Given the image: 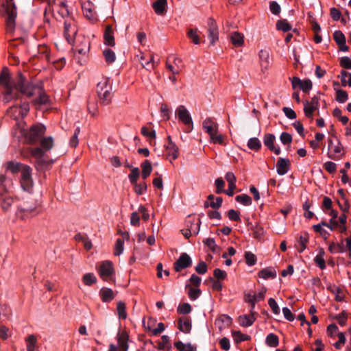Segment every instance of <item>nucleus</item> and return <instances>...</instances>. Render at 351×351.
I'll use <instances>...</instances> for the list:
<instances>
[{
  "label": "nucleus",
  "instance_id": "1",
  "mask_svg": "<svg viewBox=\"0 0 351 351\" xmlns=\"http://www.w3.org/2000/svg\"><path fill=\"white\" fill-rule=\"evenodd\" d=\"M14 84L15 82L13 83L11 80L9 69L8 67H3L0 73V87L2 86L5 88L3 92L5 103L19 98V93H14Z\"/></svg>",
  "mask_w": 351,
  "mask_h": 351
},
{
  "label": "nucleus",
  "instance_id": "2",
  "mask_svg": "<svg viewBox=\"0 0 351 351\" xmlns=\"http://www.w3.org/2000/svg\"><path fill=\"white\" fill-rule=\"evenodd\" d=\"M1 12L6 15L5 30L8 34H12L15 30V19L16 17V8L12 0L2 1Z\"/></svg>",
  "mask_w": 351,
  "mask_h": 351
},
{
  "label": "nucleus",
  "instance_id": "3",
  "mask_svg": "<svg viewBox=\"0 0 351 351\" xmlns=\"http://www.w3.org/2000/svg\"><path fill=\"white\" fill-rule=\"evenodd\" d=\"M45 130V127L42 124L33 125L28 130L19 128V136L18 137L23 136L27 142L34 143L44 135Z\"/></svg>",
  "mask_w": 351,
  "mask_h": 351
},
{
  "label": "nucleus",
  "instance_id": "4",
  "mask_svg": "<svg viewBox=\"0 0 351 351\" xmlns=\"http://www.w3.org/2000/svg\"><path fill=\"white\" fill-rule=\"evenodd\" d=\"M19 91L21 94L29 97L34 95L37 90H40V86L32 83L20 73L18 80L14 84V91Z\"/></svg>",
  "mask_w": 351,
  "mask_h": 351
},
{
  "label": "nucleus",
  "instance_id": "5",
  "mask_svg": "<svg viewBox=\"0 0 351 351\" xmlns=\"http://www.w3.org/2000/svg\"><path fill=\"white\" fill-rule=\"evenodd\" d=\"M37 205L33 201H26L18 205L16 215L21 219L29 217L36 209Z\"/></svg>",
  "mask_w": 351,
  "mask_h": 351
},
{
  "label": "nucleus",
  "instance_id": "6",
  "mask_svg": "<svg viewBox=\"0 0 351 351\" xmlns=\"http://www.w3.org/2000/svg\"><path fill=\"white\" fill-rule=\"evenodd\" d=\"M98 274L103 280H111L114 274L112 263L109 261L102 262L98 269Z\"/></svg>",
  "mask_w": 351,
  "mask_h": 351
},
{
  "label": "nucleus",
  "instance_id": "7",
  "mask_svg": "<svg viewBox=\"0 0 351 351\" xmlns=\"http://www.w3.org/2000/svg\"><path fill=\"white\" fill-rule=\"evenodd\" d=\"M77 32V28L73 21H66L64 24V36L67 42L73 45Z\"/></svg>",
  "mask_w": 351,
  "mask_h": 351
},
{
  "label": "nucleus",
  "instance_id": "8",
  "mask_svg": "<svg viewBox=\"0 0 351 351\" xmlns=\"http://www.w3.org/2000/svg\"><path fill=\"white\" fill-rule=\"evenodd\" d=\"M258 55L261 71L265 72L269 69L271 64L270 49L269 48L261 49Z\"/></svg>",
  "mask_w": 351,
  "mask_h": 351
},
{
  "label": "nucleus",
  "instance_id": "9",
  "mask_svg": "<svg viewBox=\"0 0 351 351\" xmlns=\"http://www.w3.org/2000/svg\"><path fill=\"white\" fill-rule=\"evenodd\" d=\"M176 114L178 116V119L185 125L190 126L193 125L190 113L184 106H179L176 110Z\"/></svg>",
  "mask_w": 351,
  "mask_h": 351
},
{
  "label": "nucleus",
  "instance_id": "10",
  "mask_svg": "<svg viewBox=\"0 0 351 351\" xmlns=\"http://www.w3.org/2000/svg\"><path fill=\"white\" fill-rule=\"evenodd\" d=\"M192 265V259L186 253H182L178 259L174 263V269L176 271H180Z\"/></svg>",
  "mask_w": 351,
  "mask_h": 351
},
{
  "label": "nucleus",
  "instance_id": "11",
  "mask_svg": "<svg viewBox=\"0 0 351 351\" xmlns=\"http://www.w3.org/2000/svg\"><path fill=\"white\" fill-rule=\"evenodd\" d=\"M266 292V288L263 287L258 294L245 293L244 300L250 304L252 309H254L256 302L263 300L265 298Z\"/></svg>",
  "mask_w": 351,
  "mask_h": 351
},
{
  "label": "nucleus",
  "instance_id": "12",
  "mask_svg": "<svg viewBox=\"0 0 351 351\" xmlns=\"http://www.w3.org/2000/svg\"><path fill=\"white\" fill-rule=\"evenodd\" d=\"M208 33L210 44L215 45L219 38V32L217 25L213 19L208 21Z\"/></svg>",
  "mask_w": 351,
  "mask_h": 351
},
{
  "label": "nucleus",
  "instance_id": "13",
  "mask_svg": "<svg viewBox=\"0 0 351 351\" xmlns=\"http://www.w3.org/2000/svg\"><path fill=\"white\" fill-rule=\"evenodd\" d=\"M165 149L167 156L171 157L172 160H176L179 156V149L175 143L172 141L170 136H167V143L165 145Z\"/></svg>",
  "mask_w": 351,
  "mask_h": 351
},
{
  "label": "nucleus",
  "instance_id": "14",
  "mask_svg": "<svg viewBox=\"0 0 351 351\" xmlns=\"http://www.w3.org/2000/svg\"><path fill=\"white\" fill-rule=\"evenodd\" d=\"M276 140V137L273 134L267 133L265 134L263 138L264 145L271 151L275 153L276 155H279L280 154V147H276L274 146V141Z\"/></svg>",
  "mask_w": 351,
  "mask_h": 351
},
{
  "label": "nucleus",
  "instance_id": "15",
  "mask_svg": "<svg viewBox=\"0 0 351 351\" xmlns=\"http://www.w3.org/2000/svg\"><path fill=\"white\" fill-rule=\"evenodd\" d=\"M45 151L42 147H35L31 149L32 156L36 159V167L37 169L42 168L45 162L43 156Z\"/></svg>",
  "mask_w": 351,
  "mask_h": 351
},
{
  "label": "nucleus",
  "instance_id": "16",
  "mask_svg": "<svg viewBox=\"0 0 351 351\" xmlns=\"http://www.w3.org/2000/svg\"><path fill=\"white\" fill-rule=\"evenodd\" d=\"M333 38L336 43L339 46V49L341 51H348V47L346 45V40L344 34L342 32L337 30L335 31L333 34Z\"/></svg>",
  "mask_w": 351,
  "mask_h": 351
},
{
  "label": "nucleus",
  "instance_id": "17",
  "mask_svg": "<svg viewBox=\"0 0 351 351\" xmlns=\"http://www.w3.org/2000/svg\"><path fill=\"white\" fill-rule=\"evenodd\" d=\"M290 160L288 158H279L276 163L278 174L283 176L289 170Z\"/></svg>",
  "mask_w": 351,
  "mask_h": 351
},
{
  "label": "nucleus",
  "instance_id": "18",
  "mask_svg": "<svg viewBox=\"0 0 351 351\" xmlns=\"http://www.w3.org/2000/svg\"><path fill=\"white\" fill-rule=\"evenodd\" d=\"M104 43L106 45L114 47L115 45V40L114 36V31L112 25H108L106 27L104 33Z\"/></svg>",
  "mask_w": 351,
  "mask_h": 351
},
{
  "label": "nucleus",
  "instance_id": "19",
  "mask_svg": "<svg viewBox=\"0 0 351 351\" xmlns=\"http://www.w3.org/2000/svg\"><path fill=\"white\" fill-rule=\"evenodd\" d=\"M204 131L209 134L210 136H213L215 132H217L218 125L210 118L206 119L202 123Z\"/></svg>",
  "mask_w": 351,
  "mask_h": 351
},
{
  "label": "nucleus",
  "instance_id": "20",
  "mask_svg": "<svg viewBox=\"0 0 351 351\" xmlns=\"http://www.w3.org/2000/svg\"><path fill=\"white\" fill-rule=\"evenodd\" d=\"M343 149L341 143L337 140V145H333L332 149H329V152H328V158L333 160L341 158V156L345 154L343 152Z\"/></svg>",
  "mask_w": 351,
  "mask_h": 351
},
{
  "label": "nucleus",
  "instance_id": "21",
  "mask_svg": "<svg viewBox=\"0 0 351 351\" xmlns=\"http://www.w3.org/2000/svg\"><path fill=\"white\" fill-rule=\"evenodd\" d=\"M191 321L186 317H182L178 319V328L184 333H189L191 330Z\"/></svg>",
  "mask_w": 351,
  "mask_h": 351
},
{
  "label": "nucleus",
  "instance_id": "22",
  "mask_svg": "<svg viewBox=\"0 0 351 351\" xmlns=\"http://www.w3.org/2000/svg\"><path fill=\"white\" fill-rule=\"evenodd\" d=\"M232 322L231 318L226 315H221L215 319V325L219 328V330H222L223 328L228 327Z\"/></svg>",
  "mask_w": 351,
  "mask_h": 351
},
{
  "label": "nucleus",
  "instance_id": "23",
  "mask_svg": "<svg viewBox=\"0 0 351 351\" xmlns=\"http://www.w3.org/2000/svg\"><path fill=\"white\" fill-rule=\"evenodd\" d=\"M99 293L103 302H110L115 297L114 291L111 289L107 287L101 288L99 290Z\"/></svg>",
  "mask_w": 351,
  "mask_h": 351
},
{
  "label": "nucleus",
  "instance_id": "24",
  "mask_svg": "<svg viewBox=\"0 0 351 351\" xmlns=\"http://www.w3.org/2000/svg\"><path fill=\"white\" fill-rule=\"evenodd\" d=\"M17 200L18 199L16 197L14 198L9 195L3 196L1 198V207L3 212L8 211L12 204Z\"/></svg>",
  "mask_w": 351,
  "mask_h": 351
},
{
  "label": "nucleus",
  "instance_id": "25",
  "mask_svg": "<svg viewBox=\"0 0 351 351\" xmlns=\"http://www.w3.org/2000/svg\"><path fill=\"white\" fill-rule=\"evenodd\" d=\"M208 200L210 201V202L208 203V201L205 202L204 206H210L215 209L220 208L223 202L222 197H217L215 198V196L213 195H209L208 196Z\"/></svg>",
  "mask_w": 351,
  "mask_h": 351
},
{
  "label": "nucleus",
  "instance_id": "26",
  "mask_svg": "<svg viewBox=\"0 0 351 351\" xmlns=\"http://www.w3.org/2000/svg\"><path fill=\"white\" fill-rule=\"evenodd\" d=\"M247 226L248 228L252 231L254 238L261 239L264 233L263 228L258 226L256 222L253 224L252 222L247 221Z\"/></svg>",
  "mask_w": 351,
  "mask_h": 351
},
{
  "label": "nucleus",
  "instance_id": "27",
  "mask_svg": "<svg viewBox=\"0 0 351 351\" xmlns=\"http://www.w3.org/2000/svg\"><path fill=\"white\" fill-rule=\"evenodd\" d=\"M117 341L119 347L123 351H128V335L126 332H121L118 334Z\"/></svg>",
  "mask_w": 351,
  "mask_h": 351
},
{
  "label": "nucleus",
  "instance_id": "28",
  "mask_svg": "<svg viewBox=\"0 0 351 351\" xmlns=\"http://www.w3.org/2000/svg\"><path fill=\"white\" fill-rule=\"evenodd\" d=\"M258 276L261 278L268 279L275 278L276 277V271L273 267H266L260 270L258 273Z\"/></svg>",
  "mask_w": 351,
  "mask_h": 351
},
{
  "label": "nucleus",
  "instance_id": "29",
  "mask_svg": "<svg viewBox=\"0 0 351 351\" xmlns=\"http://www.w3.org/2000/svg\"><path fill=\"white\" fill-rule=\"evenodd\" d=\"M99 101L103 105H108L111 102L112 93V89H106L101 94L97 95Z\"/></svg>",
  "mask_w": 351,
  "mask_h": 351
},
{
  "label": "nucleus",
  "instance_id": "30",
  "mask_svg": "<svg viewBox=\"0 0 351 351\" xmlns=\"http://www.w3.org/2000/svg\"><path fill=\"white\" fill-rule=\"evenodd\" d=\"M140 63L143 68L149 70L150 69H154L155 65L158 64V62H155L154 60V57L151 56L148 60H145L144 55L141 54L139 59Z\"/></svg>",
  "mask_w": 351,
  "mask_h": 351
},
{
  "label": "nucleus",
  "instance_id": "31",
  "mask_svg": "<svg viewBox=\"0 0 351 351\" xmlns=\"http://www.w3.org/2000/svg\"><path fill=\"white\" fill-rule=\"evenodd\" d=\"M90 49V41L87 38H82V41L76 46V50L80 54H86Z\"/></svg>",
  "mask_w": 351,
  "mask_h": 351
},
{
  "label": "nucleus",
  "instance_id": "32",
  "mask_svg": "<svg viewBox=\"0 0 351 351\" xmlns=\"http://www.w3.org/2000/svg\"><path fill=\"white\" fill-rule=\"evenodd\" d=\"M106 89H112V85L108 78H103L97 84V93L101 94Z\"/></svg>",
  "mask_w": 351,
  "mask_h": 351
},
{
  "label": "nucleus",
  "instance_id": "33",
  "mask_svg": "<svg viewBox=\"0 0 351 351\" xmlns=\"http://www.w3.org/2000/svg\"><path fill=\"white\" fill-rule=\"evenodd\" d=\"M24 165L21 162L15 161H9L5 164L6 169L12 173H16L21 171Z\"/></svg>",
  "mask_w": 351,
  "mask_h": 351
},
{
  "label": "nucleus",
  "instance_id": "34",
  "mask_svg": "<svg viewBox=\"0 0 351 351\" xmlns=\"http://www.w3.org/2000/svg\"><path fill=\"white\" fill-rule=\"evenodd\" d=\"M317 109H318L317 107L309 104V101L305 100L304 101V112L307 118L312 120L313 119V112Z\"/></svg>",
  "mask_w": 351,
  "mask_h": 351
},
{
  "label": "nucleus",
  "instance_id": "35",
  "mask_svg": "<svg viewBox=\"0 0 351 351\" xmlns=\"http://www.w3.org/2000/svg\"><path fill=\"white\" fill-rule=\"evenodd\" d=\"M142 173L141 176L143 179H146L152 173V166L149 160H146L141 164Z\"/></svg>",
  "mask_w": 351,
  "mask_h": 351
},
{
  "label": "nucleus",
  "instance_id": "36",
  "mask_svg": "<svg viewBox=\"0 0 351 351\" xmlns=\"http://www.w3.org/2000/svg\"><path fill=\"white\" fill-rule=\"evenodd\" d=\"M308 242V234L306 232H302L299 239L300 247L298 248L299 253H302L306 248V244Z\"/></svg>",
  "mask_w": 351,
  "mask_h": 351
},
{
  "label": "nucleus",
  "instance_id": "37",
  "mask_svg": "<svg viewBox=\"0 0 351 351\" xmlns=\"http://www.w3.org/2000/svg\"><path fill=\"white\" fill-rule=\"evenodd\" d=\"M25 341L27 343V351H35L37 344V338L34 335H28Z\"/></svg>",
  "mask_w": 351,
  "mask_h": 351
},
{
  "label": "nucleus",
  "instance_id": "38",
  "mask_svg": "<svg viewBox=\"0 0 351 351\" xmlns=\"http://www.w3.org/2000/svg\"><path fill=\"white\" fill-rule=\"evenodd\" d=\"M247 145L250 149L255 152L259 151L262 147L261 141L256 137L250 138Z\"/></svg>",
  "mask_w": 351,
  "mask_h": 351
},
{
  "label": "nucleus",
  "instance_id": "39",
  "mask_svg": "<svg viewBox=\"0 0 351 351\" xmlns=\"http://www.w3.org/2000/svg\"><path fill=\"white\" fill-rule=\"evenodd\" d=\"M327 289L335 295L336 301H343V295L342 294V289L340 287L330 285L328 286Z\"/></svg>",
  "mask_w": 351,
  "mask_h": 351
},
{
  "label": "nucleus",
  "instance_id": "40",
  "mask_svg": "<svg viewBox=\"0 0 351 351\" xmlns=\"http://www.w3.org/2000/svg\"><path fill=\"white\" fill-rule=\"evenodd\" d=\"M167 5V0H157L153 3V8L157 14H163Z\"/></svg>",
  "mask_w": 351,
  "mask_h": 351
},
{
  "label": "nucleus",
  "instance_id": "41",
  "mask_svg": "<svg viewBox=\"0 0 351 351\" xmlns=\"http://www.w3.org/2000/svg\"><path fill=\"white\" fill-rule=\"evenodd\" d=\"M36 93L39 94V96L38 98H36L34 101V103L36 105H45L49 103V97L43 92L42 88H40V90H37Z\"/></svg>",
  "mask_w": 351,
  "mask_h": 351
},
{
  "label": "nucleus",
  "instance_id": "42",
  "mask_svg": "<svg viewBox=\"0 0 351 351\" xmlns=\"http://www.w3.org/2000/svg\"><path fill=\"white\" fill-rule=\"evenodd\" d=\"M255 311L252 308H250V314L243 315V326H250L256 320Z\"/></svg>",
  "mask_w": 351,
  "mask_h": 351
},
{
  "label": "nucleus",
  "instance_id": "43",
  "mask_svg": "<svg viewBox=\"0 0 351 351\" xmlns=\"http://www.w3.org/2000/svg\"><path fill=\"white\" fill-rule=\"evenodd\" d=\"M265 343L269 347L276 348L279 344L278 337L274 333H269L266 337Z\"/></svg>",
  "mask_w": 351,
  "mask_h": 351
},
{
  "label": "nucleus",
  "instance_id": "44",
  "mask_svg": "<svg viewBox=\"0 0 351 351\" xmlns=\"http://www.w3.org/2000/svg\"><path fill=\"white\" fill-rule=\"evenodd\" d=\"M245 263L247 266H254L257 262L256 256L251 252H245L244 254Z\"/></svg>",
  "mask_w": 351,
  "mask_h": 351
},
{
  "label": "nucleus",
  "instance_id": "45",
  "mask_svg": "<svg viewBox=\"0 0 351 351\" xmlns=\"http://www.w3.org/2000/svg\"><path fill=\"white\" fill-rule=\"evenodd\" d=\"M40 146L45 151L50 150L53 146V139L51 136L43 138L40 140Z\"/></svg>",
  "mask_w": 351,
  "mask_h": 351
},
{
  "label": "nucleus",
  "instance_id": "46",
  "mask_svg": "<svg viewBox=\"0 0 351 351\" xmlns=\"http://www.w3.org/2000/svg\"><path fill=\"white\" fill-rule=\"evenodd\" d=\"M187 36L195 45L200 43V38L197 29H190L187 32Z\"/></svg>",
  "mask_w": 351,
  "mask_h": 351
},
{
  "label": "nucleus",
  "instance_id": "47",
  "mask_svg": "<svg viewBox=\"0 0 351 351\" xmlns=\"http://www.w3.org/2000/svg\"><path fill=\"white\" fill-rule=\"evenodd\" d=\"M186 288L188 289V295L191 300L197 299L202 293L199 289H195L190 285H186Z\"/></svg>",
  "mask_w": 351,
  "mask_h": 351
},
{
  "label": "nucleus",
  "instance_id": "48",
  "mask_svg": "<svg viewBox=\"0 0 351 351\" xmlns=\"http://www.w3.org/2000/svg\"><path fill=\"white\" fill-rule=\"evenodd\" d=\"M328 250L330 253H343L345 251L343 241L341 243H336L332 242L328 247Z\"/></svg>",
  "mask_w": 351,
  "mask_h": 351
},
{
  "label": "nucleus",
  "instance_id": "49",
  "mask_svg": "<svg viewBox=\"0 0 351 351\" xmlns=\"http://www.w3.org/2000/svg\"><path fill=\"white\" fill-rule=\"evenodd\" d=\"M82 281L85 285L91 286L92 285L96 283L97 278H96L95 276L94 275V274L88 273L83 276Z\"/></svg>",
  "mask_w": 351,
  "mask_h": 351
},
{
  "label": "nucleus",
  "instance_id": "50",
  "mask_svg": "<svg viewBox=\"0 0 351 351\" xmlns=\"http://www.w3.org/2000/svg\"><path fill=\"white\" fill-rule=\"evenodd\" d=\"M276 28L278 30H282L284 32H289L291 29V25L287 21V20H278L276 23Z\"/></svg>",
  "mask_w": 351,
  "mask_h": 351
},
{
  "label": "nucleus",
  "instance_id": "51",
  "mask_svg": "<svg viewBox=\"0 0 351 351\" xmlns=\"http://www.w3.org/2000/svg\"><path fill=\"white\" fill-rule=\"evenodd\" d=\"M105 60L106 62L110 64L115 61L116 56L114 52L110 49H106L103 52Z\"/></svg>",
  "mask_w": 351,
  "mask_h": 351
},
{
  "label": "nucleus",
  "instance_id": "52",
  "mask_svg": "<svg viewBox=\"0 0 351 351\" xmlns=\"http://www.w3.org/2000/svg\"><path fill=\"white\" fill-rule=\"evenodd\" d=\"M335 99L339 103H345L348 99V95L346 90L338 89L336 92Z\"/></svg>",
  "mask_w": 351,
  "mask_h": 351
},
{
  "label": "nucleus",
  "instance_id": "53",
  "mask_svg": "<svg viewBox=\"0 0 351 351\" xmlns=\"http://www.w3.org/2000/svg\"><path fill=\"white\" fill-rule=\"evenodd\" d=\"M199 231V223L194 224V228H187L185 230H182L183 235L189 239L192 234L197 235Z\"/></svg>",
  "mask_w": 351,
  "mask_h": 351
},
{
  "label": "nucleus",
  "instance_id": "54",
  "mask_svg": "<svg viewBox=\"0 0 351 351\" xmlns=\"http://www.w3.org/2000/svg\"><path fill=\"white\" fill-rule=\"evenodd\" d=\"M21 186L22 189L25 191L29 192L33 187V181L32 178H25L21 179Z\"/></svg>",
  "mask_w": 351,
  "mask_h": 351
},
{
  "label": "nucleus",
  "instance_id": "55",
  "mask_svg": "<svg viewBox=\"0 0 351 351\" xmlns=\"http://www.w3.org/2000/svg\"><path fill=\"white\" fill-rule=\"evenodd\" d=\"M158 348L159 350H169L171 348L169 337L167 335H165L161 337V340L158 342Z\"/></svg>",
  "mask_w": 351,
  "mask_h": 351
},
{
  "label": "nucleus",
  "instance_id": "56",
  "mask_svg": "<svg viewBox=\"0 0 351 351\" xmlns=\"http://www.w3.org/2000/svg\"><path fill=\"white\" fill-rule=\"evenodd\" d=\"M123 245L124 241L123 239L119 238L116 240L114 251V254L115 256H119L121 254H122L123 251Z\"/></svg>",
  "mask_w": 351,
  "mask_h": 351
},
{
  "label": "nucleus",
  "instance_id": "57",
  "mask_svg": "<svg viewBox=\"0 0 351 351\" xmlns=\"http://www.w3.org/2000/svg\"><path fill=\"white\" fill-rule=\"evenodd\" d=\"M117 313L119 318L126 319L127 313L125 311V304L123 302L119 301L117 303Z\"/></svg>",
  "mask_w": 351,
  "mask_h": 351
},
{
  "label": "nucleus",
  "instance_id": "58",
  "mask_svg": "<svg viewBox=\"0 0 351 351\" xmlns=\"http://www.w3.org/2000/svg\"><path fill=\"white\" fill-rule=\"evenodd\" d=\"M231 40L234 47L241 46V36L239 32H233L231 35Z\"/></svg>",
  "mask_w": 351,
  "mask_h": 351
},
{
  "label": "nucleus",
  "instance_id": "59",
  "mask_svg": "<svg viewBox=\"0 0 351 351\" xmlns=\"http://www.w3.org/2000/svg\"><path fill=\"white\" fill-rule=\"evenodd\" d=\"M215 184L216 186V193L219 194L223 192H225L224 186L225 182L221 178H218L215 180Z\"/></svg>",
  "mask_w": 351,
  "mask_h": 351
},
{
  "label": "nucleus",
  "instance_id": "60",
  "mask_svg": "<svg viewBox=\"0 0 351 351\" xmlns=\"http://www.w3.org/2000/svg\"><path fill=\"white\" fill-rule=\"evenodd\" d=\"M139 169L134 167L131 170V173L128 175L129 180L132 184H136L139 177Z\"/></svg>",
  "mask_w": 351,
  "mask_h": 351
},
{
  "label": "nucleus",
  "instance_id": "61",
  "mask_svg": "<svg viewBox=\"0 0 351 351\" xmlns=\"http://www.w3.org/2000/svg\"><path fill=\"white\" fill-rule=\"evenodd\" d=\"M133 184L134 185V191L138 195H142L147 191V184L145 182L139 184L136 182Z\"/></svg>",
  "mask_w": 351,
  "mask_h": 351
},
{
  "label": "nucleus",
  "instance_id": "62",
  "mask_svg": "<svg viewBox=\"0 0 351 351\" xmlns=\"http://www.w3.org/2000/svg\"><path fill=\"white\" fill-rule=\"evenodd\" d=\"M335 319L338 322L341 326H345L346 324L348 316L345 311H343L341 313L335 316Z\"/></svg>",
  "mask_w": 351,
  "mask_h": 351
},
{
  "label": "nucleus",
  "instance_id": "63",
  "mask_svg": "<svg viewBox=\"0 0 351 351\" xmlns=\"http://www.w3.org/2000/svg\"><path fill=\"white\" fill-rule=\"evenodd\" d=\"M191 311V306L189 303L180 304L178 308V312L180 314H188Z\"/></svg>",
  "mask_w": 351,
  "mask_h": 351
},
{
  "label": "nucleus",
  "instance_id": "64",
  "mask_svg": "<svg viewBox=\"0 0 351 351\" xmlns=\"http://www.w3.org/2000/svg\"><path fill=\"white\" fill-rule=\"evenodd\" d=\"M339 64L345 69H351V59L348 56L341 58Z\"/></svg>",
  "mask_w": 351,
  "mask_h": 351
}]
</instances>
